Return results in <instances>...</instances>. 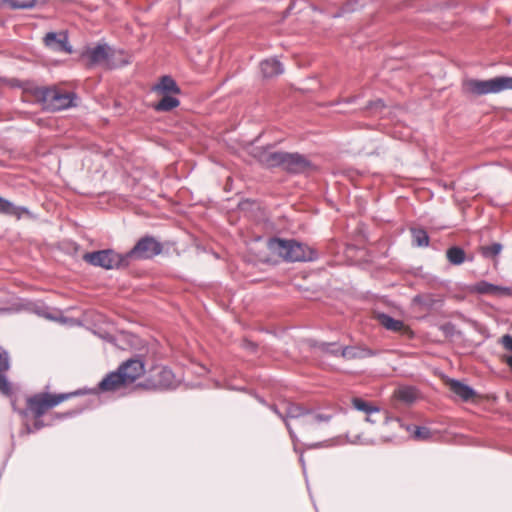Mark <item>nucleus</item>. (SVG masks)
Listing matches in <instances>:
<instances>
[{
    "label": "nucleus",
    "mask_w": 512,
    "mask_h": 512,
    "mask_svg": "<svg viewBox=\"0 0 512 512\" xmlns=\"http://www.w3.org/2000/svg\"><path fill=\"white\" fill-rule=\"evenodd\" d=\"M145 373V363L141 358H131L122 362L117 370L108 373L99 383L98 390L114 392L121 387L134 384Z\"/></svg>",
    "instance_id": "obj_1"
},
{
    "label": "nucleus",
    "mask_w": 512,
    "mask_h": 512,
    "mask_svg": "<svg viewBox=\"0 0 512 512\" xmlns=\"http://www.w3.org/2000/svg\"><path fill=\"white\" fill-rule=\"evenodd\" d=\"M267 247L286 262H311L318 258L315 249L295 239L272 237L268 239Z\"/></svg>",
    "instance_id": "obj_2"
},
{
    "label": "nucleus",
    "mask_w": 512,
    "mask_h": 512,
    "mask_svg": "<svg viewBox=\"0 0 512 512\" xmlns=\"http://www.w3.org/2000/svg\"><path fill=\"white\" fill-rule=\"evenodd\" d=\"M461 90L465 96L472 97L512 90V76L502 75L487 80L466 79L462 82Z\"/></svg>",
    "instance_id": "obj_3"
},
{
    "label": "nucleus",
    "mask_w": 512,
    "mask_h": 512,
    "mask_svg": "<svg viewBox=\"0 0 512 512\" xmlns=\"http://www.w3.org/2000/svg\"><path fill=\"white\" fill-rule=\"evenodd\" d=\"M33 96L48 112H57L75 106L77 95L74 92H64L57 88L36 87Z\"/></svg>",
    "instance_id": "obj_4"
},
{
    "label": "nucleus",
    "mask_w": 512,
    "mask_h": 512,
    "mask_svg": "<svg viewBox=\"0 0 512 512\" xmlns=\"http://www.w3.org/2000/svg\"><path fill=\"white\" fill-rule=\"evenodd\" d=\"M178 380L168 366H154L148 375L136 383V388L147 391H169L178 387Z\"/></svg>",
    "instance_id": "obj_5"
},
{
    "label": "nucleus",
    "mask_w": 512,
    "mask_h": 512,
    "mask_svg": "<svg viewBox=\"0 0 512 512\" xmlns=\"http://www.w3.org/2000/svg\"><path fill=\"white\" fill-rule=\"evenodd\" d=\"M83 260L105 270H120L129 266L126 253H118L110 248L87 252L83 255Z\"/></svg>",
    "instance_id": "obj_6"
},
{
    "label": "nucleus",
    "mask_w": 512,
    "mask_h": 512,
    "mask_svg": "<svg viewBox=\"0 0 512 512\" xmlns=\"http://www.w3.org/2000/svg\"><path fill=\"white\" fill-rule=\"evenodd\" d=\"M116 50L107 43H98L94 47H85L81 52V57L89 61L90 66L105 65L109 69L125 66L129 64L128 60H123L119 64L114 61Z\"/></svg>",
    "instance_id": "obj_7"
},
{
    "label": "nucleus",
    "mask_w": 512,
    "mask_h": 512,
    "mask_svg": "<svg viewBox=\"0 0 512 512\" xmlns=\"http://www.w3.org/2000/svg\"><path fill=\"white\" fill-rule=\"evenodd\" d=\"M81 394V391H74L70 393L50 394L37 393L27 399V409L31 411L36 418H40L45 412L60 404L61 402Z\"/></svg>",
    "instance_id": "obj_8"
},
{
    "label": "nucleus",
    "mask_w": 512,
    "mask_h": 512,
    "mask_svg": "<svg viewBox=\"0 0 512 512\" xmlns=\"http://www.w3.org/2000/svg\"><path fill=\"white\" fill-rule=\"evenodd\" d=\"M163 251V245L154 236L145 235L126 253L128 265L132 260L153 259Z\"/></svg>",
    "instance_id": "obj_9"
},
{
    "label": "nucleus",
    "mask_w": 512,
    "mask_h": 512,
    "mask_svg": "<svg viewBox=\"0 0 512 512\" xmlns=\"http://www.w3.org/2000/svg\"><path fill=\"white\" fill-rule=\"evenodd\" d=\"M315 168V165L307 156L298 152H284L281 169L288 174H304Z\"/></svg>",
    "instance_id": "obj_10"
},
{
    "label": "nucleus",
    "mask_w": 512,
    "mask_h": 512,
    "mask_svg": "<svg viewBox=\"0 0 512 512\" xmlns=\"http://www.w3.org/2000/svg\"><path fill=\"white\" fill-rule=\"evenodd\" d=\"M311 413H312V408L305 407L303 405L293 403V402L286 403L284 424L288 430L291 440L294 443L295 451H297L296 443L298 441V437H297L295 431L293 430V428L289 422V419H300V418L305 419V417Z\"/></svg>",
    "instance_id": "obj_11"
},
{
    "label": "nucleus",
    "mask_w": 512,
    "mask_h": 512,
    "mask_svg": "<svg viewBox=\"0 0 512 512\" xmlns=\"http://www.w3.org/2000/svg\"><path fill=\"white\" fill-rule=\"evenodd\" d=\"M43 42L47 48L54 52L67 54H71L73 52V48L69 44V36L67 31L62 30L59 32H48L44 36Z\"/></svg>",
    "instance_id": "obj_12"
},
{
    "label": "nucleus",
    "mask_w": 512,
    "mask_h": 512,
    "mask_svg": "<svg viewBox=\"0 0 512 512\" xmlns=\"http://www.w3.org/2000/svg\"><path fill=\"white\" fill-rule=\"evenodd\" d=\"M285 151H274L270 146L259 149L255 157L266 168H281Z\"/></svg>",
    "instance_id": "obj_13"
},
{
    "label": "nucleus",
    "mask_w": 512,
    "mask_h": 512,
    "mask_svg": "<svg viewBox=\"0 0 512 512\" xmlns=\"http://www.w3.org/2000/svg\"><path fill=\"white\" fill-rule=\"evenodd\" d=\"M11 367L9 352L0 346V391L6 396L13 394L11 383L8 381L7 372Z\"/></svg>",
    "instance_id": "obj_14"
},
{
    "label": "nucleus",
    "mask_w": 512,
    "mask_h": 512,
    "mask_svg": "<svg viewBox=\"0 0 512 512\" xmlns=\"http://www.w3.org/2000/svg\"><path fill=\"white\" fill-rule=\"evenodd\" d=\"M473 292L481 295H494L498 297H512V287L492 284L481 280L473 285Z\"/></svg>",
    "instance_id": "obj_15"
},
{
    "label": "nucleus",
    "mask_w": 512,
    "mask_h": 512,
    "mask_svg": "<svg viewBox=\"0 0 512 512\" xmlns=\"http://www.w3.org/2000/svg\"><path fill=\"white\" fill-rule=\"evenodd\" d=\"M447 384L450 391L464 402H468L476 395V391L473 387L461 382L460 380L450 378L448 379Z\"/></svg>",
    "instance_id": "obj_16"
},
{
    "label": "nucleus",
    "mask_w": 512,
    "mask_h": 512,
    "mask_svg": "<svg viewBox=\"0 0 512 512\" xmlns=\"http://www.w3.org/2000/svg\"><path fill=\"white\" fill-rule=\"evenodd\" d=\"M260 71L264 78H273L282 74L284 67L280 60L274 57L261 61Z\"/></svg>",
    "instance_id": "obj_17"
},
{
    "label": "nucleus",
    "mask_w": 512,
    "mask_h": 512,
    "mask_svg": "<svg viewBox=\"0 0 512 512\" xmlns=\"http://www.w3.org/2000/svg\"><path fill=\"white\" fill-rule=\"evenodd\" d=\"M374 355H376V353L373 350L359 346H344L341 347L340 351V356L347 360L362 359Z\"/></svg>",
    "instance_id": "obj_18"
},
{
    "label": "nucleus",
    "mask_w": 512,
    "mask_h": 512,
    "mask_svg": "<svg viewBox=\"0 0 512 512\" xmlns=\"http://www.w3.org/2000/svg\"><path fill=\"white\" fill-rule=\"evenodd\" d=\"M153 90L161 94L179 95L181 89L177 82L169 75H164L159 82L153 87Z\"/></svg>",
    "instance_id": "obj_19"
},
{
    "label": "nucleus",
    "mask_w": 512,
    "mask_h": 512,
    "mask_svg": "<svg viewBox=\"0 0 512 512\" xmlns=\"http://www.w3.org/2000/svg\"><path fill=\"white\" fill-rule=\"evenodd\" d=\"M174 94H163V97L157 103L152 104V108L157 112H169L180 105V100L173 96Z\"/></svg>",
    "instance_id": "obj_20"
},
{
    "label": "nucleus",
    "mask_w": 512,
    "mask_h": 512,
    "mask_svg": "<svg viewBox=\"0 0 512 512\" xmlns=\"http://www.w3.org/2000/svg\"><path fill=\"white\" fill-rule=\"evenodd\" d=\"M3 201L5 202L0 207V213L9 215V216H15L18 219H20L23 215H30V211L28 208L24 206H17L8 199L3 198Z\"/></svg>",
    "instance_id": "obj_21"
},
{
    "label": "nucleus",
    "mask_w": 512,
    "mask_h": 512,
    "mask_svg": "<svg viewBox=\"0 0 512 512\" xmlns=\"http://www.w3.org/2000/svg\"><path fill=\"white\" fill-rule=\"evenodd\" d=\"M377 318L379 323L387 330L398 332L404 327L403 321L395 319L386 313L378 314Z\"/></svg>",
    "instance_id": "obj_22"
},
{
    "label": "nucleus",
    "mask_w": 512,
    "mask_h": 512,
    "mask_svg": "<svg viewBox=\"0 0 512 512\" xmlns=\"http://www.w3.org/2000/svg\"><path fill=\"white\" fill-rule=\"evenodd\" d=\"M412 235V245L415 247H427L430 242L429 235L424 228L412 227L410 229Z\"/></svg>",
    "instance_id": "obj_23"
},
{
    "label": "nucleus",
    "mask_w": 512,
    "mask_h": 512,
    "mask_svg": "<svg viewBox=\"0 0 512 512\" xmlns=\"http://www.w3.org/2000/svg\"><path fill=\"white\" fill-rule=\"evenodd\" d=\"M310 347L319 349L323 353L339 356L341 347L336 342L310 341Z\"/></svg>",
    "instance_id": "obj_24"
},
{
    "label": "nucleus",
    "mask_w": 512,
    "mask_h": 512,
    "mask_svg": "<svg viewBox=\"0 0 512 512\" xmlns=\"http://www.w3.org/2000/svg\"><path fill=\"white\" fill-rule=\"evenodd\" d=\"M332 418V414H324L312 409V413L308 414V416H306L305 419L301 421V425L303 427H309L322 422L328 423Z\"/></svg>",
    "instance_id": "obj_25"
},
{
    "label": "nucleus",
    "mask_w": 512,
    "mask_h": 512,
    "mask_svg": "<svg viewBox=\"0 0 512 512\" xmlns=\"http://www.w3.org/2000/svg\"><path fill=\"white\" fill-rule=\"evenodd\" d=\"M365 5V0H347L338 11L333 14V18H340L348 13H353Z\"/></svg>",
    "instance_id": "obj_26"
},
{
    "label": "nucleus",
    "mask_w": 512,
    "mask_h": 512,
    "mask_svg": "<svg viewBox=\"0 0 512 512\" xmlns=\"http://www.w3.org/2000/svg\"><path fill=\"white\" fill-rule=\"evenodd\" d=\"M446 257L450 264L458 266L465 262L466 253L463 248L459 246H452L447 249Z\"/></svg>",
    "instance_id": "obj_27"
},
{
    "label": "nucleus",
    "mask_w": 512,
    "mask_h": 512,
    "mask_svg": "<svg viewBox=\"0 0 512 512\" xmlns=\"http://www.w3.org/2000/svg\"><path fill=\"white\" fill-rule=\"evenodd\" d=\"M352 406L354 409L364 412L367 415L378 413L380 411L379 407L372 405L360 397H354L352 399Z\"/></svg>",
    "instance_id": "obj_28"
},
{
    "label": "nucleus",
    "mask_w": 512,
    "mask_h": 512,
    "mask_svg": "<svg viewBox=\"0 0 512 512\" xmlns=\"http://www.w3.org/2000/svg\"><path fill=\"white\" fill-rule=\"evenodd\" d=\"M503 249V245L498 242H494L490 245L480 247V254L485 259H494L497 257Z\"/></svg>",
    "instance_id": "obj_29"
},
{
    "label": "nucleus",
    "mask_w": 512,
    "mask_h": 512,
    "mask_svg": "<svg viewBox=\"0 0 512 512\" xmlns=\"http://www.w3.org/2000/svg\"><path fill=\"white\" fill-rule=\"evenodd\" d=\"M413 304L419 305L427 310L432 309L435 306V299L429 294H417L413 297Z\"/></svg>",
    "instance_id": "obj_30"
},
{
    "label": "nucleus",
    "mask_w": 512,
    "mask_h": 512,
    "mask_svg": "<svg viewBox=\"0 0 512 512\" xmlns=\"http://www.w3.org/2000/svg\"><path fill=\"white\" fill-rule=\"evenodd\" d=\"M397 397L400 401L405 403H413L416 400V392L412 387H403L398 390Z\"/></svg>",
    "instance_id": "obj_31"
},
{
    "label": "nucleus",
    "mask_w": 512,
    "mask_h": 512,
    "mask_svg": "<svg viewBox=\"0 0 512 512\" xmlns=\"http://www.w3.org/2000/svg\"><path fill=\"white\" fill-rule=\"evenodd\" d=\"M413 438L416 440H428L432 438V432L424 426H413Z\"/></svg>",
    "instance_id": "obj_32"
},
{
    "label": "nucleus",
    "mask_w": 512,
    "mask_h": 512,
    "mask_svg": "<svg viewBox=\"0 0 512 512\" xmlns=\"http://www.w3.org/2000/svg\"><path fill=\"white\" fill-rule=\"evenodd\" d=\"M13 9H28L34 7L37 0H3Z\"/></svg>",
    "instance_id": "obj_33"
},
{
    "label": "nucleus",
    "mask_w": 512,
    "mask_h": 512,
    "mask_svg": "<svg viewBox=\"0 0 512 512\" xmlns=\"http://www.w3.org/2000/svg\"><path fill=\"white\" fill-rule=\"evenodd\" d=\"M385 108V103L382 99L369 101L365 107V110L380 111Z\"/></svg>",
    "instance_id": "obj_34"
},
{
    "label": "nucleus",
    "mask_w": 512,
    "mask_h": 512,
    "mask_svg": "<svg viewBox=\"0 0 512 512\" xmlns=\"http://www.w3.org/2000/svg\"><path fill=\"white\" fill-rule=\"evenodd\" d=\"M242 347L252 353H255L258 349V344L252 340L245 338L242 341Z\"/></svg>",
    "instance_id": "obj_35"
},
{
    "label": "nucleus",
    "mask_w": 512,
    "mask_h": 512,
    "mask_svg": "<svg viewBox=\"0 0 512 512\" xmlns=\"http://www.w3.org/2000/svg\"><path fill=\"white\" fill-rule=\"evenodd\" d=\"M83 411V408H80V409H72V410H69L65 413H58L56 415V417L58 419H67V418H71V417H74L78 414H80L81 412Z\"/></svg>",
    "instance_id": "obj_36"
},
{
    "label": "nucleus",
    "mask_w": 512,
    "mask_h": 512,
    "mask_svg": "<svg viewBox=\"0 0 512 512\" xmlns=\"http://www.w3.org/2000/svg\"><path fill=\"white\" fill-rule=\"evenodd\" d=\"M501 343L507 350L512 351V336L511 335H509V334L503 335L501 338Z\"/></svg>",
    "instance_id": "obj_37"
},
{
    "label": "nucleus",
    "mask_w": 512,
    "mask_h": 512,
    "mask_svg": "<svg viewBox=\"0 0 512 512\" xmlns=\"http://www.w3.org/2000/svg\"><path fill=\"white\" fill-rule=\"evenodd\" d=\"M348 442L351 444H372V441L362 440L361 435H356L353 439H348Z\"/></svg>",
    "instance_id": "obj_38"
},
{
    "label": "nucleus",
    "mask_w": 512,
    "mask_h": 512,
    "mask_svg": "<svg viewBox=\"0 0 512 512\" xmlns=\"http://www.w3.org/2000/svg\"><path fill=\"white\" fill-rule=\"evenodd\" d=\"M268 408L284 422L285 413H282L275 404H269Z\"/></svg>",
    "instance_id": "obj_39"
},
{
    "label": "nucleus",
    "mask_w": 512,
    "mask_h": 512,
    "mask_svg": "<svg viewBox=\"0 0 512 512\" xmlns=\"http://www.w3.org/2000/svg\"><path fill=\"white\" fill-rule=\"evenodd\" d=\"M43 426H44V423L42 420H36L33 424V429L28 427V432H34V431L40 430Z\"/></svg>",
    "instance_id": "obj_40"
},
{
    "label": "nucleus",
    "mask_w": 512,
    "mask_h": 512,
    "mask_svg": "<svg viewBox=\"0 0 512 512\" xmlns=\"http://www.w3.org/2000/svg\"><path fill=\"white\" fill-rule=\"evenodd\" d=\"M325 443H326V442H317V443L309 444V445H308V448H309V449L322 448V447H325V446H326V444H325Z\"/></svg>",
    "instance_id": "obj_41"
},
{
    "label": "nucleus",
    "mask_w": 512,
    "mask_h": 512,
    "mask_svg": "<svg viewBox=\"0 0 512 512\" xmlns=\"http://www.w3.org/2000/svg\"><path fill=\"white\" fill-rule=\"evenodd\" d=\"M255 398L260 404L268 407L269 404L262 396L255 394Z\"/></svg>",
    "instance_id": "obj_42"
},
{
    "label": "nucleus",
    "mask_w": 512,
    "mask_h": 512,
    "mask_svg": "<svg viewBox=\"0 0 512 512\" xmlns=\"http://www.w3.org/2000/svg\"><path fill=\"white\" fill-rule=\"evenodd\" d=\"M299 461H300V463H301V466H302L303 472H305L306 465H305V461H304V457H303V452H302V451H300Z\"/></svg>",
    "instance_id": "obj_43"
},
{
    "label": "nucleus",
    "mask_w": 512,
    "mask_h": 512,
    "mask_svg": "<svg viewBox=\"0 0 512 512\" xmlns=\"http://www.w3.org/2000/svg\"><path fill=\"white\" fill-rule=\"evenodd\" d=\"M355 101H356V97H349V98H346L345 100H343V103L350 104V103H354Z\"/></svg>",
    "instance_id": "obj_44"
},
{
    "label": "nucleus",
    "mask_w": 512,
    "mask_h": 512,
    "mask_svg": "<svg viewBox=\"0 0 512 512\" xmlns=\"http://www.w3.org/2000/svg\"><path fill=\"white\" fill-rule=\"evenodd\" d=\"M506 363L510 367V369L512 370V355L507 357Z\"/></svg>",
    "instance_id": "obj_45"
},
{
    "label": "nucleus",
    "mask_w": 512,
    "mask_h": 512,
    "mask_svg": "<svg viewBox=\"0 0 512 512\" xmlns=\"http://www.w3.org/2000/svg\"><path fill=\"white\" fill-rule=\"evenodd\" d=\"M365 420H366L367 422H369V423H372V424L376 423V420H375V419H373V418H371V415H367V417H366V419H365Z\"/></svg>",
    "instance_id": "obj_46"
}]
</instances>
